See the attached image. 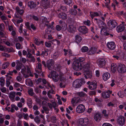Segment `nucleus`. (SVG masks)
Instances as JSON below:
<instances>
[{
	"mask_svg": "<svg viewBox=\"0 0 126 126\" xmlns=\"http://www.w3.org/2000/svg\"><path fill=\"white\" fill-rule=\"evenodd\" d=\"M85 83V81L83 79H78L76 80L73 83V86L75 88L80 87L83 83Z\"/></svg>",
	"mask_w": 126,
	"mask_h": 126,
	"instance_id": "1",
	"label": "nucleus"
},
{
	"mask_svg": "<svg viewBox=\"0 0 126 126\" xmlns=\"http://www.w3.org/2000/svg\"><path fill=\"white\" fill-rule=\"evenodd\" d=\"M73 69L76 71H79L81 70L82 67L81 64L77 61H74L72 64Z\"/></svg>",
	"mask_w": 126,
	"mask_h": 126,
	"instance_id": "2",
	"label": "nucleus"
},
{
	"mask_svg": "<svg viewBox=\"0 0 126 126\" xmlns=\"http://www.w3.org/2000/svg\"><path fill=\"white\" fill-rule=\"evenodd\" d=\"M50 74L52 79L54 81L57 82L59 80V75L56 71H51L50 72Z\"/></svg>",
	"mask_w": 126,
	"mask_h": 126,
	"instance_id": "3",
	"label": "nucleus"
},
{
	"mask_svg": "<svg viewBox=\"0 0 126 126\" xmlns=\"http://www.w3.org/2000/svg\"><path fill=\"white\" fill-rule=\"evenodd\" d=\"M54 62L52 59H49L47 62V67L50 70L53 69L54 67Z\"/></svg>",
	"mask_w": 126,
	"mask_h": 126,
	"instance_id": "4",
	"label": "nucleus"
},
{
	"mask_svg": "<svg viewBox=\"0 0 126 126\" xmlns=\"http://www.w3.org/2000/svg\"><path fill=\"white\" fill-rule=\"evenodd\" d=\"M108 26L110 29H112L115 28L117 25L116 21L113 20H109L108 22Z\"/></svg>",
	"mask_w": 126,
	"mask_h": 126,
	"instance_id": "5",
	"label": "nucleus"
},
{
	"mask_svg": "<svg viewBox=\"0 0 126 126\" xmlns=\"http://www.w3.org/2000/svg\"><path fill=\"white\" fill-rule=\"evenodd\" d=\"M117 69L119 73H124L126 71V67L125 65L121 64H118Z\"/></svg>",
	"mask_w": 126,
	"mask_h": 126,
	"instance_id": "6",
	"label": "nucleus"
},
{
	"mask_svg": "<svg viewBox=\"0 0 126 126\" xmlns=\"http://www.w3.org/2000/svg\"><path fill=\"white\" fill-rule=\"evenodd\" d=\"M85 110V106L82 104L78 105L76 109V112L79 113L83 112Z\"/></svg>",
	"mask_w": 126,
	"mask_h": 126,
	"instance_id": "7",
	"label": "nucleus"
},
{
	"mask_svg": "<svg viewBox=\"0 0 126 126\" xmlns=\"http://www.w3.org/2000/svg\"><path fill=\"white\" fill-rule=\"evenodd\" d=\"M97 24L99 27L101 29V30L106 29L107 26L106 24L101 20H98L97 22Z\"/></svg>",
	"mask_w": 126,
	"mask_h": 126,
	"instance_id": "8",
	"label": "nucleus"
},
{
	"mask_svg": "<svg viewBox=\"0 0 126 126\" xmlns=\"http://www.w3.org/2000/svg\"><path fill=\"white\" fill-rule=\"evenodd\" d=\"M117 122L119 124L122 126L125 123V118L123 116H120L117 119Z\"/></svg>",
	"mask_w": 126,
	"mask_h": 126,
	"instance_id": "9",
	"label": "nucleus"
},
{
	"mask_svg": "<svg viewBox=\"0 0 126 126\" xmlns=\"http://www.w3.org/2000/svg\"><path fill=\"white\" fill-rule=\"evenodd\" d=\"M106 61L104 59H100L98 61V65L100 67H103L105 65Z\"/></svg>",
	"mask_w": 126,
	"mask_h": 126,
	"instance_id": "10",
	"label": "nucleus"
},
{
	"mask_svg": "<svg viewBox=\"0 0 126 126\" xmlns=\"http://www.w3.org/2000/svg\"><path fill=\"white\" fill-rule=\"evenodd\" d=\"M107 45L108 48L111 50L114 49L116 47L115 45L114 42H108Z\"/></svg>",
	"mask_w": 126,
	"mask_h": 126,
	"instance_id": "11",
	"label": "nucleus"
},
{
	"mask_svg": "<svg viewBox=\"0 0 126 126\" xmlns=\"http://www.w3.org/2000/svg\"><path fill=\"white\" fill-rule=\"evenodd\" d=\"M97 87V82H96L93 81L91 82L88 86L89 89L91 90H94Z\"/></svg>",
	"mask_w": 126,
	"mask_h": 126,
	"instance_id": "12",
	"label": "nucleus"
},
{
	"mask_svg": "<svg viewBox=\"0 0 126 126\" xmlns=\"http://www.w3.org/2000/svg\"><path fill=\"white\" fill-rule=\"evenodd\" d=\"M79 31L80 32L83 34H85L88 32V29L85 26L79 27Z\"/></svg>",
	"mask_w": 126,
	"mask_h": 126,
	"instance_id": "13",
	"label": "nucleus"
},
{
	"mask_svg": "<svg viewBox=\"0 0 126 126\" xmlns=\"http://www.w3.org/2000/svg\"><path fill=\"white\" fill-rule=\"evenodd\" d=\"M28 5L31 9H34L37 6L36 3L32 1H30L28 3Z\"/></svg>",
	"mask_w": 126,
	"mask_h": 126,
	"instance_id": "14",
	"label": "nucleus"
},
{
	"mask_svg": "<svg viewBox=\"0 0 126 126\" xmlns=\"http://www.w3.org/2000/svg\"><path fill=\"white\" fill-rule=\"evenodd\" d=\"M43 6L46 8L49 7L50 2L49 0H41Z\"/></svg>",
	"mask_w": 126,
	"mask_h": 126,
	"instance_id": "15",
	"label": "nucleus"
},
{
	"mask_svg": "<svg viewBox=\"0 0 126 126\" xmlns=\"http://www.w3.org/2000/svg\"><path fill=\"white\" fill-rule=\"evenodd\" d=\"M42 25L44 24V26L45 27V26L49 27H50V24L48 25V24L49 22V21L47 20V19L45 17H43L42 18Z\"/></svg>",
	"mask_w": 126,
	"mask_h": 126,
	"instance_id": "16",
	"label": "nucleus"
},
{
	"mask_svg": "<svg viewBox=\"0 0 126 126\" xmlns=\"http://www.w3.org/2000/svg\"><path fill=\"white\" fill-rule=\"evenodd\" d=\"M50 101L51 102H52V103H47L49 108L50 109L52 110V107H53L54 109L56 110V107L57 106L56 103L55 102H52V101L51 100H50Z\"/></svg>",
	"mask_w": 126,
	"mask_h": 126,
	"instance_id": "17",
	"label": "nucleus"
},
{
	"mask_svg": "<svg viewBox=\"0 0 126 126\" xmlns=\"http://www.w3.org/2000/svg\"><path fill=\"white\" fill-rule=\"evenodd\" d=\"M101 118V114L99 113H96L95 114L94 118L95 120L97 121H100Z\"/></svg>",
	"mask_w": 126,
	"mask_h": 126,
	"instance_id": "18",
	"label": "nucleus"
},
{
	"mask_svg": "<svg viewBox=\"0 0 126 126\" xmlns=\"http://www.w3.org/2000/svg\"><path fill=\"white\" fill-rule=\"evenodd\" d=\"M16 93L14 92H11L9 94V97L10 100L13 102L15 101Z\"/></svg>",
	"mask_w": 126,
	"mask_h": 126,
	"instance_id": "19",
	"label": "nucleus"
},
{
	"mask_svg": "<svg viewBox=\"0 0 126 126\" xmlns=\"http://www.w3.org/2000/svg\"><path fill=\"white\" fill-rule=\"evenodd\" d=\"M125 29L124 25L120 24L117 27L116 30L118 32H120L124 31Z\"/></svg>",
	"mask_w": 126,
	"mask_h": 126,
	"instance_id": "20",
	"label": "nucleus"
},
{
	"mask_svg": "<svg viewBox=\"0 0 126 126\" xmlns=\"http://www.w3.org/2000/svg\"><path fill=\"white\" fill-rule=\"evenodd\" d=\"M110 77V74L107 72L105 73L103 75V79L106 81Z\"/></svg>",
	"mask_w": 126,
	"mask_h": 126,
	"instance_id": "21",
	"label": "nucleus"
},
{
	"mask_svg": "<svg viewBox=\"0 0 126 126\" xmlns=\"http://www.w3.org/2000/svg\"><path fill=\"white\" fill-rule=\"evenodd\" d=\"M90 63H88L86 64H85L83 67V72H86L89 71V68H90Z\"/></svg>",
	"mask_w": 126,
	"mask_h": 126,
	"instance_id": "22",
	"label": "nucleus"
},
{
	"mask_svg": "<svg viewBox=\"0 0 126 126\" xmlns=\"http://www.w3.org/2000/svg\"><path fill=\"white\" fill-rule=\"evenodd\" d=\"M84 72L85 73V74H84V77L86 79H87L88 78H92V74L91 72L88 71Z\"/></svg>",
	"mask_w": 126,
	"mask_h": 126,
	"instance_id": "23",
	"label": "nucleus"
},
{
	"mask_svg": "<svg viewBox=\"0 0 126 126\" xmlns=\"http://www.w3.org/2000/svg\"><path fill=\"white\" fill-rule=\"evenodd\" d=\"M76 30V28L75 27L72 25H70L69 26L68 29V31L71 33H73Z\"/></svg>",
	"mask_w": 126,
	"mask_h": 126,
	"instance_id": "24",
	"label": "nucleus"
},
{
	"mask_svg": "<svg viewBox=\"0 0 126 126\" xmlns=\"http://www.w3.org/2000/svg\"><path fill=\"white\" fill-rule=\"evenodd\" d=\"M21 73L23 74V77L25 78H27L29 77V75L26 74V68L24 67V68L21 69Z\"/></svg>",
	"mask_w": 126,
	"mask_h": 126,
	"instance_id": "25",
	"label": "nucleus"
},
{
	"mask_svg": "<svg viewBox=\"0 0 126 126\" xmlns=\"http://www.w3.org/2000/svg\"><path fill=\"white\" fill-rule=\"evenodd\" d=\"M70 14L71 15L75 16L77 14V12L76 9H71L69 11Z\"/></svg>",
	"mask_w": 126,
	"mask_h": 126,
	"instance_id": "26",
	"label": "nucleus"
},
{
	"mask_svg": "<svg viewBox=\"0 0 126 126\" xmlns=\"http://www.w3.org/2000/svg\"><path fill=\"white\" fill-rule=\"evenodd\" d=\"M59 16L60 18L64 19H66L67 17L66 14L64 13H61L59 14Z\"/></svg>",
	"mask_w": 126,
	"mask_h": 126,
	"instance_id": "27",
	"label": "nucleus"
},
{
	"mask_svg": "<svg viewBox=\"0 0 126 126\" xmlns=\"http://www.w3.org/2000/svg\"><path fill=\"white\" fill-rule=\"evenodd\" d=\"M102 96L105 98H108L109 97V94L107 92H104L102 93Z\"/></svg>",
	"mask_w": 126,
	"mask_h": 126,
	"instance_id": "28",
	"label": "nucleus"
},
{
	"mask_svg": "<svg viewBox=\"0 0 126 126\" xmlns=\"http://www.w3.org/2000/svg\"><path fill=\"white\" fill-rule=\"evenodd\" d=\"M16 10L17 13L21 15H22L23 13V10L22 9H20V8L18 6L16 7Z\"/></svg>",
	"mask_w": 126,
	"mask_h": 126,
	"instance_id": "29",
	"label": "nucleus"
},
{
	"mask_svg": "<svg viewBox=\"0 0 126 126\" xmlns=\"http://www.w3.org/2000/svg\"><path fill=\"white\" fill-rule=\"evenodd\" d=\"M32 100L30 98H28L27 99V104L30 108H31L32 107Z\"/></svg>",
	"mask_w": 126,
	"mask_h": 126,
	"instance_id": "30",
	"label": "nucleus"
},
{
	"mask_svg": "<svg viewBox=\"0 0 126 126\" xmlns=\"http://www.w3.org/2000/svg\"><path fill=\"white\" fill-rule=\"evenodd\" d=\"M75 40L77 42H79L82 40V38L81 36L77 35L75 36Z\"/></svg>",
	"mask_w": 126,
	"mask_h": 126,
	"instance_id": "31",
	"label": "nucleus"
},
{
	"mask_svg": "<svg viewBox=\"0 0 126 126\" xmlns=\"http://www.w3.org/2000/svg\"><path fill=\"white\" fill-rule=\"evenodd\" d=\"M10 63L8 62H6L3 64L2 68L3 69H5L7 68L9 65Z\"/></svg>",
	"mask_w": 126,
	"mask_h": 126,
	"instance_id": "32",
	"label": "nucleus"
},
{
	"mask_svg": "<svg viewBox=\"0 0 126 126\" xmlns=\"http://www.w3.org/2000/svg\"><path fill=\"white\" fill-rule=\"evenodd\" d=\"M59 23L60 24H61V25L62 26V27H63V25H64V31L66 30L67 28V27L66 24L64 23L63 22V21L62 20H60L59 21Z\"/></svg>",
	"mask_w": 126,
	"mask_h": 126,
	"instance_id": "33",
	"label": "nucleus"
},
{
	"mask_svg": "<svg viewBox=\"0 0 126 126\" xmlns=\"http://www.w3.org/2000/svg\"><path fill=\"white\" fill-rule=\"evenodd\" d=\"M26 82L27 83L29 86H32L33 85V83L32 80L30 79H28L26 80Z\"/></svg>",
	"mask_w": 126,
	"mask_h": 126,
	"instance_id": "34",
	"label": "nucleus"
},
{
	"mask_svg": "<svg viewBox=\"0 0 126 126\" xmlns=\"http://www.w3.org/2000/svg\"><path fill=\"white\" fill-rule=\"evenodd\" d=\"M96 52V49L94 47H92L89 51V53L91 54H94Z\"/></svg>",
	"mask_w": 126,
	"mask_h": 126,
	"instance_id": "35",
	"label": "nucleus"
},
{
	"mask_svg": "<svg viewBox=\"0 0 126 126\" xmlns=\"http://www.w3.org/2000/svg\"><path fill=\"white\" fill-rule=\"evenodd\" d=\"M117 68L116 67V65H112V64H111V69L113 73H115Z\"/></svg>",
	"mask_w": 126,
	"mask_h": 126,
	"instance_id": "36",
	"label": "nucleus"
},
{
	"mask_svg": "<svg viewBox=\"0 0 126 126\" xmlns=\"http://www.w3.org/2000/svg\"><path fill=\"white\" fill-rule=\"evenodd\" d=\"M42 81L44 84H46L47 83V84L48 86L50 87H51V86L50 85V83L47 81H46V80L45 79H42Z\"/></svg>",
	"mask_w": 126,
	"mask_h": 126,
	"instance_id": "37",
	"label": "nucleus"
},
{
	"mask_svg": "<svg viewBox=\"0 0 126 126\" xmlns=\"http://www.w3.org/2000/svg\"><path fill=\"white\" fill-rule=\"evenodd\" d=\"M88 50V47L86 46H84L81 49V51L83 52H86Z\"/></svg>",
	"mask_w": 126,
	"mask_h": 126,
	"instance_id": "38",
	"label": "nucleus"
},
{
	"mask_svg": "<svg viewBox=\"0 0 126 126\" xmlns=\"http://www.w3.org/2000/svg\"><path fill=\"white\" fill-rule=\"evenodd\" d=\"M28 94L32 96L34 94V93L33 92V90L31 88L29 89L28 92Z\"/></svg>",
	"mask_w": 126,
	"mask_h": 126,
	"instance_id": "39",
	"label": "nucleus"
},
{
	"mask_svg": "<svg viewBox=\"0 0 126 126\" xmlns=\"http://www.w3.org/2000/svg\"><path fill=\"white\" fill-rule=\"evenodd\" d=\"M48 55L47 52L45 50L43 51L41 54V56H42L43 57H44L45 56H47Z\"/></svg>",
	"mask_w": 126,
	"mask_h": 126,
	"instance_id": "40",
	"label": "nucleus"
},
{
	"mask_svg": "<svg viewBox=\"0 0 126 126\" xmlns=\"http://www.w3.org/2000/svg\"><path fill=\"white\" fill-rule=\"evenodd\" d=\"M83 122L84 123V125H86L89 123L88 119L87 118H83Z\"/></svg>",
	"mask_w": 126,
	"mask_h": 126,
	"instance_id": "41",
	"label": "nucleus"
},
{
	"mask_svg": "<svg viewBox=\"0 0 126 126\" xmlns=\"http://www.w3.org/2000/svg\"><path fill=\"white\" fill-rule=\"evenodd\" d=\"M4 80L3 77L0 78V82L1 83L0 85L1 86H3L4 84Z\"/></svg>",
	"mask_w": 126,
	"mask_h": 126,
	"instance_id": "42",
	"label": "nucleus"
},
{
	"mask_svg": "<svg viewBox=\"0 0 126 126\" xmlns=\"http://www.w3.org/2000/svg\"><path fill=\"white\" fill-rule=\"evenodd\" d=\"M57 119L56 117L54 116H52L51 117V121L53 123H56Z\"/></svg>",
	"mask_w": 126,
	"mask_h": 126,
	"instance_id": "43",
	"label": "nucleus"
},
{
	"mask_svg": "<svg viewBox=\"0 0 126 126\" xmlns=\"http://www.w3.org/2000/svg\"><path fill=\"white\" fill-rule=\"evenodd\" d=\"M27 73L28 74H29V76L31 77H33V75L31 73V71L30 70V69L28 67L27 68Z\"/></svg>",
	"mask_w": 126,
	"mask_h": 126,
	"instance_id": "44",
	"label": "nucleus"
},
{
	"mask_svg": "<svg viewBox=\"0 0 126 126\" xmlns=\"http://www.w3.org/2000/svg\"><path fill=\"white\" fill-rule=\"evenodd\" d=\"M16 48L17 49H20L22 48L21 45L19 43L16 44Z\"/></svg>",
	"mask_w": 126,
	"mask_h": 126,
	"instance_id": "45",
	"label": "nucleus"
},
{
	"mask_svg": "<svg viewBox=\"0 0 126 126\" xmlns=\"http://www.w3.org/2000/svg\"><path fill=\"white\" fill-rule=\"evenodd\" d=\"M102 113V114L106 117L107 118L108 116V114H107V111L105 110H103Z\"/></svg>",
	"mask_w": 126,
	"mask_h": 126,
	"instance_id": "46",
	"label": "nucleus"
},
{
	"mask_svg": "<svg viewBox=\"0 0 126 126\" xmlns=\"http://www.w3.org/2000/svg\"><path fill=\"white\" fill-rule=\"evenodd\" d=\"M1 43V42H0V50L5 51L6 50V48L5 47H4L1 45L0 43Z\"/></svg>",
	"mask_w": 126,
	"mask_h": 126,
	"instance_id": "47",
	"label": "nucleus"
},
{
	"mask_svg": "<svg viewBox=\"0 0 126 126\" xmlns=\"http://www.w3.org/2000/svg\"><path fill=\"white\" fill-rule=\"evenodd\" d=\"M43 108L44 110L45 111L46 113L48 114L49 113V110L47 107H43Z\"/></svg>",
	"mask_w": 126,
	"mask_h": 126,
	"instance_id": "48",
	"label": "nucleus"
},
{
	"mask_svg": "<svg viewBox=\"0 0 126 126\" xmlns=\"http://www.w3.org/2000/svg\"><path fill=\"white\" fill-rule=\"evenodd\" d=\"M72 0H64L65 3L67 4L70 5L72 3Z\"/></svg>",
	"mask_w": 126,
	"mask_h": 126,
	"instance_id": "49",
	"label": "nucleus"
},
{
	"mask_svg": "<svg viewBox=\"0 0 126 126\" xmlns=\"http://www.w3.org/2000/svg\"><path fill=\"white\" fill-rule=\"evenodd\" d=\"M34 121L37 123L39 124L40 122V120L38 117H35L34 119Z\"/></svg>",
	"mask_w": 126,
	"mask_h": 126,
	"instance_id": "50",
	"label": "nucleus"
},
{
	"mask_svg": "<svg viewBox=\"0 0 126 126\" xmlns=\"http://www.w3.org/2000/svg\"><path fill=\"white\" fill-rule=\"evenodd\" d=\"M78 94V95L81 97H84L86 95V94L82 92L79 93Z\"/></svg>",
	"mask_w": 126,
	"mask_h": 126,
	"instance_id": "51",
	"label": "nucleus"
},
{
	"mask_svg": "<svg viewBox=\"0 0 126 126\" xmlns=\"http://www.w3.org/2000/svg\"><path fill=\"white\" fill-rule=\"evenodd\" d=\"M84 24L88 26H89L90 25V21L89 20H87V21L84 22Z\"/></svg>",
	"mask_w": 126,
	"mask_h": 126,
	"instance_id": "52",
	"label": "nucleus"
},
{
	"mask_svg": "<svg viewBox=\"0 0 126 126\" xmlns=\"http://www.w3.org/2000/svg\"><path fill=\"white\" fill-rule=\"evenodd\" d=\"M96 93L95 91H91L89 93V94L90 95H96Z\"/></svg>",
	"mask_w": 126,
	"mask_h": 126,
	"instance_id": "53",
	"label": "nucleus"
},
{
	"mask_svg": "<svg viewBox=\"0 0 126 126\" xmlns=\"http://www.w3.org/2000/svg\"><path fill=\"white\" fill-rule=\"evenodd\" d=\"M91 16L92 18H93L96 16H98L99 14L97 12H94L93 14H91Z\"/></svg>",
	"mask_w": 126,
	"mask_h": 126,
	"instance_id": "54",
	"label": "nucleus"
},
{
	"mask_svg": "<svg viewBox=\"0 0 126 126\" xmlns=\"http://www.w3.org/2000/svg\"><path fill=\"white\" fill-rule=\"evenodd\" d=\"M37 64H38V68L39 69V70H40L39 72H42L41 64L39 63H38Z\"/></svg>",
	"mask_w": 126,
	"mask_h": 126,
	"instance_id": "55",
	"label": "nucleus"
},
{
	"mask_svg": "<svg viewBox=\"0 0 126 126\" xmlns=\"http://www.w3.org/2000/svg\"><path fill=\"white\" fill-rule=\"evenodd\" d=\"M60 86L61 88H64L65 87V83L61 82L60 83Z\"/></svg>",
	"mask_w": 126,
	"mask_h": 126,
	"instance_id": "56",
	"label": "nucleus"
},
{
	"mask_svg": "<svg viewBox=\"0 0 126 126\" xmlns=\"http://www.w3.org/2000/svg\"><path fill=\"white\" fill-rule=\"evenodd\" d=\"M47 93L50 94H55V92L52 89H51L50 90H49L47 91Z\"/></svg>",
	"mask_w": 126,
	"mask_h": 126,
	"instance_id": "57",
	"label": "nucleus"
},
{
	"mask_svg": "<svg viewBox=\"0 0 126 126\" xmlns=\"http://www.w3.org/2000/svg\"><path fill=\"white\" fill-rule=\"evenodd\" d=\"M83 118H81L79 119V123L81 125L84 126V123L83 122Z\"/></svg>",
	"mask_w": 126,
	"mask_h": 126,
	"instance_id": "58",
	"label": "nucleus"
},
{
	"mask_svg": "<svg viewBox=\"0 0 126 126\" xmlns=\"http://www.w3.org/2000/svg\"><path fill=\"white\" fill-rule=\"evenodd\" d=\"M62 28V27L59 25H56V29L58 31H60L61 30Z\"/></svg>",
	"mask_w": 126,
	"mask_h": 126,
	"instance_id": "59",
	"label": "nucleus"
},
{
	"mask_svg": "<svg viewBox=\"0 0 126 126\" xmlns=\"http://www.w3.org/2000/svg\"><path fill=\"white\" fill-rule=\"evenodd\" d=\"M34 42L37 45H39L40 43L39 41L38 40L37 38H35L34 40Z\"/></svg>",
	"mask_w": 126,
	"mask_h": 126,
	"instance_id": "60",
	"label": "nucleus"
},
{
	"mask_svg": "<svg viewBox=\"0 0 126 126\" xmlns=\"http://www.w3.org/2000/svg\"><path fill=\"white\" fill-rule=\"evenodd\" d=\"M60 81L61 82L65 83V82L66 81V79L64 77H61V78H60Z\"/></svg>",
	"mask_w": 126,
	"mask_h": 126,
	"instance_id": "61",
	"label": "nucleus"
},
{
	"mask_svg": "<svg viewBox=\"0 0 126 126\" xmlns=\"http://www.w3.org/2000/svg\"><path fill=\"white\" fill-rule=\"evenodd\" d=\"M11 107L14 109L16 110H18V107L16 106L14 104H12L11 105Z\"/></svg>",
	"mask_w": 126,
	"mask_h": 126,
	"instance_id": "62",
	"label": "nucleus"
},
{
	"mask_svg": "<svg viewBox=\"0 0 126 126\" xmlns=\"http://www.w3.org/2000/svg\"><path fill=\"white\" fill-rule=\"evenodd\" d=\"M46 46L47 47H50L51 46V43L49 42H46L45 43Z\"/></svg>",
	"mask_w": 126,
	"mask_h": 126,
	"instance_id": "63",
	"label": "nucleus"
},
{
	"mask_svg": "<svg viewBox=\"0 0 126 126\" xmlns=\"http://www.w3.org/2000/svg\"><path fill=\"white\" fill-rule=\"evenodd\" d=\"M102 126H112V125L109 123H104L102 125Z\"/></svg>",
	"mask_w": 126,
	"mask_h": 126,
	"instance_id": "64",
	"label": "nucleus"
}]
</instances>
